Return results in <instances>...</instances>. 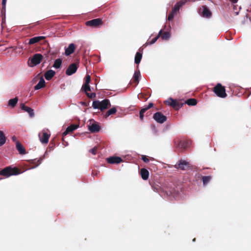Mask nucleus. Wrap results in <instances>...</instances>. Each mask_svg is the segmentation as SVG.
Instances as JSON below:
<instances>
[{"label":"nucleus","mask_w":251,"mask_h":251,"mask_svg":"<svg viewBox=\"0 0 251 251\" xmlns=\"http://www.w3.org/2000/svg\"><path fill=\"white\" fill-rule=\"evenodd\" d=\"M92 106L94 109H99L101 111L107 109L111 106L110 100L105 99L102 101L94 100L92 103Z\"/></svg>","instance_id":"1"},{"label":"nucleus","mask_w":251,"mask_h":251,"mask_svg":"<svg viewBox=\"0 0 251 251\" xmlns=\"http://www.w3.org/2000/svg\"><path fill=\"white\" fill-rule=\"evenodd\" d=\"M20 173V170L18 168L8 166L4 168L0 171V175L8 177L11 176L19 175Z\"/></svg>","instance_id":"2"},{"label":"nucleus","mask_w":251,"mask_h":251,"mask_svg":"<svg viewBox=\"0 0 251 251\" xmlns=\"http://www.w3.org/2000/svg\"><path fill=\"white\" fill-rule=\"evenodd\" d=\"M213 91L217 96L221 98L226 97L227 94L226 92V89L221 83H218L213 88Z\"/></svg>","instance_id":"3"},{"label":"nucleus","mask_w":251,"mask_h":251,"mask_svg":"<svg viewBox=\"0 0 251 251\" xmlns=\"http://www.w3.org/2000/svg\"><path fill=\"white\" fill-rule=\"evenodd\" d=\"M174 167L177 170L187 171L190 169V164L189 162L180 159L177 161Z\"/></svg>","instance_id":"4"},{"label":"nucleus","mask_w":251,"mask_h":251,"mask_svg":"<svg viewBox=\"0 0 251 251\" xmlns=\"http://www.w3.org/2000/svg\"><path fill=\"white\" fill-rule=\"evenodd\" d=\"M174 143L177 148L183 151L188 147L190 142L187 140H181L179 139H176L174 140Z\"/></svg>","instance_id":"5"},{"label":"nucleus","mask_w":251,"mask_h":251,"mask_svg":"<svg viewBox=\"0 0 251 251\" xmlns=\"http://www.w3.org/2000/svg\"><path fill=\"white\" fill-rule=\"evenodd\" d=\"M199 13L203 17L210 18L212 16V12L206 5H202L199 9Z\"/></svg>","instance_id":"6"},{"label":"nucleus","mask_w":251,"mask_h":251,"mask_svg":"<svg viewBox=\"0 0 251 251\" xmlns=\"http://www.w3.org/2000/svg\"><path fill=\"white\" fill-rule=\"evenodd\" d=\"M103 22L100 18L94 19L90 21H88L85 23L86 25L92 27H98L102 25Z\"/></svg>","instance_id":"7"},{"label":"nucleus","mask_w":251,"mask_h":251,"mask_svg":"<svg viewBox=\"0 0 251 251\" xmlns=\"http://www.w3.org/2000/svg\"><path fill=\"white\" fill-rule=\"evenodd\" d=\"M166 103L173 107L176 110H178L180 108H181L184 103L180 101H178L176 100H174L172 98H170L168 100L166 101Z\"/></svg>","instance_id":"8"},{"label":"nucleus","mask_w":251,"mask_h":251,"mask_svg":"<svg viewBox=\"0 0 251 251\" xmlns=\"http://www.w3.org/2000/svg\"><path fill=\"white\" fill-rule=\"evenodd\" d=\"M43 58V55L39 53L35 54L31 59L30 64L28 62L30 66H36L41 62Z\"/></svg>","instance_id":"9"},{"label":"nucleus","mask_w":251,"mask_h":251,"mask_svg":"<svg viewBox=\"0 0 251 251\" xmlns=\"http://www.w3.org/2000/svg\"><path fill=\"white\" fill-rule=\"evenodd\" d=\"M153 118L157 123L163 124L167 121V117L160 112H157L154 114Z\"/></svg>","instance_id":"10"},{"label":"nucleus","mask_w":251,"mask_h":251,"mask_svg":"<svg viewBox=\"0 0 251 251\" xmlns=\"http://www.w3.org/2000/svg\"><path fill=\"white\" fill-rule=\"evenodd\" d=\"M40 142L42 144H47L50 137V134H49L45 130H43L41 133L38 134Z\"/></svg>","instance_id":"11"},{"label":"nucleus","mask_w":251,"mask_h":251,"mask_svg":"<svg viewBox=\"0 0 251 251\" xmlns=\"http://www.w3.org/2000/svg\"><path fill=\"white\" fill-rule=\"evenodd\" d=\"M78 67V65L77 64L75 63L71 64L69 66L66 71V75H71L75 74L76 72Z\"/></svg>","instance_id":"12"},{"label":"nucleus","mask_w":251,"mask_h":251,"mask_svg":"<svg viewBox=\"0 0 251 251\" xmlns=\"http://www.w3.org/2000/svg\"><path fill=\"white\" fill-rule=\"evenodd\" d=\"M107 162L109 164H119L123 161V159L118 156H111L106 158Z\"/></svg>","instance_id":"13"},{"label":"nucleus","mask_w":251,"mask_h":251,"mask_svg":"<svg viewBox=\"0 0 251 251\" xmlns=\"http://www.w3.org/2000/svg\"><path fill=\"white\" fill-rule=\"evenodd\" d=\"M79 127V125L72 124L69 126L66 130L62 133V136L64 137L67 135L69 133L72 132ZM62 140L64 141V138H62Z\"/></svg>","instance_id":"14"},{"label":"nucleus","mask_w":251,"mask_h":251,"mask_svg":"<svg viewBox=\"0 0 251 251\" xmlns=\"http://www.w3.org/2000/svg\"><path fill=\"white\" fill-rule=\"evenodd\" d=\"M20 108L22 110L27 112L30 117H33L34 116L33 109L29 107L25 106L24 103H22L20 104Z\"/></svg>","instance_id":"15"},{"label":"nucleus","mask_w":251,"mask_h":251,"mask_svg":"<svg viewBox=\"0 0 251 251\" xmlns=\"http://www.w3.org/2000/svg\"><path fill=\"white\" fill-rule=\"evenodd\" d=\"M185 3V1L184 0H180L177 2L172 9V11L173 12V13H175L176 14L177 12H178L180 8L182 7L183 5H184Z\"/></svg>","instance_id":"16"},{"label":"nucleus","mask_w":251,"mask_h":251,"mask_svg":"<svg viewBox=\"0 0 251 251\" xmlns=\"http://www.w3.org/2000/svg\"><path fill=\"white\" fill-rule=\"evenodd\" d=\"M100 129V126L95 121L89 126V130L92 133L99 132Z\"/></svg>","instance_id":"17"},{"label":"nucleus","mask_w":251,"mask_h":251,"mask_svg":"<svg viewBox=\"0 0 251 251\" xmlns=\"http://www.w3.org/2000/svg\"><path fill=\"white\" fill-rule=\"evenodd\" d=\"M46 38L45 36H36L31 38L29 39L28 42L29 45H33L36 43L39 42L42 40H44Z\"/></svg>","instance_id":"18"},{"label":"nucleus","mask_w":251,"mask_h":251,"mask_svg":"<svg viewBox=\"0 0 251 251\" xmlns=\"http://www.w3.org/2000/svg\"><path fill=\"white\" fill-rule=\"evenodd\" d=\"M197 176L198 178H201L203 185H206L211 179V176H201L200 174H197Z\"/></svg>","instance_id":"19"},{"label":"nucleus","mask_w":251,"mask_h":251,"mask_svg":"<svg viewBox=\"0 0 251 251\" xmlns=\"http://www.w3.org/2000/svg\"><path fill=\"white\" fill-rule=\"evenodd\" d=\"M142 178L143 180H147L149 178V172L145 168H142L140 172Z\"/></svg>","instance_id":"20"},{"label":"nucleus","mask_w":251,"mask_h":251,"mask_svg":"<svg viewBox=\"0 0 251 251\" xmlns=\"http://www.w3.org/2000/svg\"><path fill=\"white\" fill-rule=\"evenodd\" d=\"M75 50V46L74 44H70L68 47L65 50V54L66 55H70L73 53Z\"/></svg>","instance_id":"21"},{"label":"nucleus","mask_w":251,"mask_h":251,"mask_svg":"<svg viewBox=\"0 0 251 251\" xmlns=\"http://www.w3.org/2000/svg\"><path fill=\"white\" fill-rule=\"evenodd\" d=\"M45 84L46 83L44 79L42 77H41L38 83L34 86V90H37L44 87L45 86Z\"/></svg>","instance_id":"22"},{"label":"nucleus","mask_w":251,"mask_h":251,"mask_svg":"<svg viewBox=\"0 0 251 251\" xmlns=\"http://www.w3.org/2000/svg\"><path fill=\"white\" fill-rule=\"evenodd\" d=\"M55 74V73L54 71L52 70H50L45 73L44 76L47 80H50L54 76Z\"/></svg>","instance_id":"23"},{"label":"nucleus","mask_w":251,"mask_h":251,"mask_svg":"<svg viewBox=\"0 0 251 251\" xmlns=\"http://www.w3.org/2000/svg\"><path fill=\"white\" fill-rule=\"evenodd\" d=\"M16 148L19 153L21 154H25L26 153V151L23 146L19 142H16Z\"/></svg>","instance_id":"24"},{"label":"nucleus","mask_w":251,"mask_h":251,"mask_svg":"<svg viewBox=\"0 0 251 251\" xmlns=\"http://www.w3.org/2000/svg\"><path fill=\"white\" fill-rule=\"evenodd\" d=\"M140 76V71H135L134 72L133 77V82L135 84V86H136L139 83V79Z\"/></svg>","instance_id":"25"},{"label":"nucleus","mask_w":251,"mask_h":251,"mask_svg":"<svg viewBox=\"0 0 251 251\" xmlns=\"http://www.w3.org/2000/svg\"><path fill=\"white\" fill-rule=\"evenodd\" d=\"M42 160V159L41 158L39 159H35L31 160L30 161V164L33 165V166H32L31 168H35L36 167L38 166L41 163Z\"/></svg>","instance_id":"26"},{"label":"nucleus","mask_w":251,"mask_h":251,"mask_svg":"<svg viewBox=\"0 0 251 251\" xmlns=\"http://www.w3.org/2000/svg\"><path fill=\"white\" fill-rule=\"evenodd\" d=\"M162 33V30H160L158 33V34L154 38L151 39V41H148V42L146 43L145 45H152L156 42V41L157 40V39L160 37V36Z\"/></svg>","instance_id":"27"},{"label":"nucleus","mask_w":251,"mask_h":251,"mask_svg":"<svg viewBox=\"0 0 251 251\" xmlns=\"http://www.w3.org/2000/svg\"><path fill=\"white\" fill-rule=\"evenodd\" d=\"M142 58V53L140 52H137L135 56V63L137 64H139Z\"/></svg>","instance_id":"28"},{"label":"nucleus","mask_w":251,"mask_h":251,"mask_svg":"<svg viewBox=\"0 0 251 251\" xmlns=\"http://www.w3.org/2000/svg\"><path fill=\"white\" fill-rule=\"evenodd\" d=\"M6 142V137L2 131L0 130V146L3 145Z\"/></svg>","instance_id":"29"},{"label":"nucleus","mask_w":251,"mask_h":251,"mask_svg":"<svg viewBox=\"0 0 251 251\" xmlns=\"http://www.w3.org/2000/svg\"><path fill=\"white\" fill-rule=\"evenodd\" d=\"M116 112V108L115 107H113L106 112L104 116L106 118L110 115L115 114Z\"/></svg>","instance_id":"30"},{"label":"nucleus","mask_w":251,"mask_h":251,"mask_svg":"<svg viewBox=\"0 0 251 251\" xmlns=\"http://www.w3.org/2000/svg\"><path fill=\"white\" fill-rule=\"evenodd\" d=\"M171 36L170 33L168 31L163 32L162 30V33L160 36L163 40H168Z\"/></svg>","instance_id":"31"},{"label":"nucleus","mask_w":251,"mask_h":251,"mask_svg":"<svg viewBox=\"0 0 251 251\" xmlns=\"http://www.w3.org/2000/svg\"><path fill=\"white\" fill-rule=\"evenodd\" d=\"M18 100V99L17 97L10 99L8 101V105L12 107H14L17 103Z\"/></svg>","instance_id":"32"},{"label":"nucleus","mask_w":251,"mask_h":251,"mask_svg":"<svg viewBox=\"0 0 251 251\" xmlns=\"http://www.w3.org/2000/svg\"><path fill=\"white\" fill-rule=\"evenodd\" d=\"M185 103L188 105L194 106L197 104V101L195 99H189L185 102Z\"/></svg>","instance_id":"33"},{"label":"nucleus","mask_w":251,"mask_h":251,"mask_svg":"<svg viewBox=\"0 0 251 251\" xmlns=\"http://www.w3.org/2000/svg\"><path fill=\"white\" fill-rule=\"evenodd\" d=\"M62 64V60L60 58L56 59L53 65V67L56 69H58L61 67Z\"/></svg>","instance_id":"34"},{"label":"nucleus","mask_w":251,"mask_h":251,"mask_svg":"<svg viewBox=\"0 0 251 251\" xmlns=\"http://www.w3.org/2000/svg\"><path fill=\"white\" fill-rule=\"evenodd\" d=\"M147 111L144 108H142L140 111V112H139V117H140V119L141 121H143V119H144V113L145 112H146Z\"/></svg>","instance_id":"35"},{"label":"nucleus","mask_w":251,"mask_h":251,"mask_svg":"<svg viewBox=\"0 0 251 251\" xmlns=\"http://www.w3.org/2000/svg\"><path fill=\"white\" fill-rule=\"evenodd\" d=\"M83 91L86 93H88V91H91V88L89 84H83L82 87Z\"/></svg>","instance_id":"36"},{"label":"nucleus","mask_w":251,"mask_h":251,"mask_svg":"<svg viewBox=\"0 0 251 251\" xmlns=\"http://www.w3.org/2000/svg\"><path fill=\"white\" fill-rule=\"evenodd\" d=\"M55 145V144L54 140H51L50 144V146H49V148L50 149V151H52L54 149Z\"/></svg>","instance_id":"37"},{"label":"nucleus","mask_w":251,"mask_h":251,"mask_svg":"<svg viewBox=\"0 0 251 251\" xmlns=\"http://www.w3.org/2000/svg\"><path fill=\"white\" fill-rule=\"evenodd\" d=\"M176 14L175 13H173V12L172 11L170 13H169L168 17V20L169 21H171L173 19L175 15Z\"/></svg>","instance_id":"38"},{"label":"nucleus","mask_w":251,"mask_h":251,"mask_svg":"<svg viewBox=\"0 0 251 251\" xmlns=\"http://www.w3.org/2000/svg\"><path fill=\"white\" fill-rule=\"evenodd\" d=\"M91 81V76L89 75H87L85 77V82L84 84H89Z\"/></svg>","instance_id":"39"},{"label":"nucleus","mask_w":251,"mask_h":251,"mask_svg":"<svg viewBox=\"0 0 251 251\" xmlns=\"http://www.w3.org/2000/svg\"><path fill=\"white\" fill-rule=\"evenodd\" d=\"M86 94L87 96L90 99L94 98L96 97V95L95 93H86Z\"/></svg>","instance_id":"40"},{"label":"nucleus","mask_w":251,"mask_h":251,"mask_svg":"<svg viewBox=\"0 0 251 251\" xmlns=\"http://www.w3.org/2000/svg\"><path fill=\"white\" fill-rule=\"evenodd\" d=\"M97 151V147H95L93 149L90 150V152H91L93 154L95 155Z\"/></svg>","instance_id":"41"},{"label":"nucleus","mask_w":251,"mask_h":251,"mask_svg":"<svg viewBox=\"0 0 251 251\" xmlns=\"http://www.w3.org/2000/svg\"><path fill=\"white\" fill-rule=\"evenodd\" d=\"M142 160L146 162V163H148L149 161V159H148V158L147 157V156L146 155H142Z\"/></svg>","instance_id":"42"},{"label":"nucleus","mask_w":251,"mask_h":251,"mask_svg":"<svg viewBox=\"0 0 251 251\" xmlns=\"http://www.w3.org/2000/svg\"><path fill=\"white\" fill-rule=\"evenodd\" d=\"M153 106V104L151 102L149 103L147 107H145L144 108L147 111L150 108L152 107Z\"/></svg>","instance_id":"43"},{"label":"nucleus","mask_w":251,"mask_h":251,"mask_svg":"<svg viewBox=\"0 0 251 251\" xmlns=\"http://www.w3.org/2000/svg\"><path fill=\"white\" fill-rule=\"evenodd\" d=\"M6 1V0H2V5L3 6H5Z\"/></svg>","instance_id":"44"},{"label":"nucleus","mask_w":251,"mask_h":251,"mask_svg":"<svg viewBox=\"0 0 251 251\" xmlns=\"http://www.w3.org/2000/svg\"><path fill=\"white\" fill-rule=\"evenodd\" d=\"M232 3H235L237 2L238 0H230Z\"/></svg>","instance_id":"45"},{"label":"nucleus","mask_w":251,"mask_h":251,"mask_svg":"<svg viewBox=\"0 0 251 251\" xmlns=\"http://www.w3.org/2000/svg\"><path fill=\"white\" fill-rule=\"evenodd\" d=\"M12 140H13V141H16V137H15V136H13V137H12Z\"/></svg>","instance_id":"46"},{"label":"nucleus","mask_w":251,"mask_h":251,"mask_svg":"<svg viewBox=\"0 0 251 251\" xmlns=\"http://www.w3.org/2000/svg\"><path fill=\"white\" fill-rule=\"evenodd\" d=\"M195 241H196V238H194V239H193V242H195Z\"/></svg>","instance_id":"47"}]
</instances>
